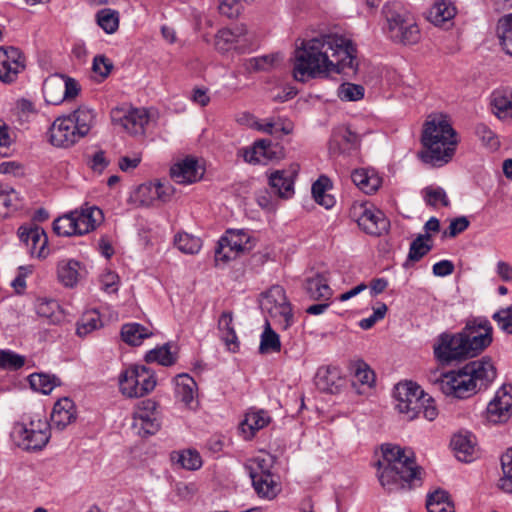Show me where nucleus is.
<instances>
[{"instance_id": "nucleus-1", "label": "nucleus", "mask_w": 512, "mask_h": 512, "mask_svg": "<svg viewBox=\"0 0 512 512\" xmlns=\"http://www.w3.org/2000/svg\"><path fill=\"white\" fill-rule=\"evenodd\" d=\"M356 53L352 42L337 34H325L303 41L294 53L293 76L295 80L305 82L331 72H355Z\"/></svg>"}, {"instance_id": "nucleus-2", "label": "nucleus", "mask_w": 512, "mask_h": 512, "mask_svg": "<svg viewBox=\"0 0 512 512\" xmlns=\"http://www.w3.org/2000/svg\"><path fill=\"white\" fill-rule=\"evenodd\" d=\"M382 457L375 466L381 486L388 493L409 491L422 484L421 468L414 455L398 445L383 444Z\"/></svg>"}, {"instance_id": "nucleus-3", "label": "nucleus", "mask_w": 512, "mask_h": 512, "mask_svg": "<svg viewBox=\"0 0 512 512\" xmlns=\"http://www.w3.org/2000/svg\"><path fill=\"white\" fill-rule=\"evenodd\" d=\"M496 376L497 369L492 358L484 356L468 362L458 370L441 374L433 383L443 394L465 399L487 389Z\"/></svg>"}, {"instance_id": "nucleus-4", "label": "nucleus", "mask_w": 512, "mask_h": 512, "mask_svg": "<svg viewBox=\"0 0 512 512\" xmlns=\"http://www.w3.org/2000/svg\"><path fill=\"white\" fill-rule=\"evenodd\" d=\"M421 142L427 149L421 154L423 162L441 166L454 155L456 132L445 116H434L425 122Z\"/></svg>"}, {"instance_id": "nucleus-5", "label": "nucleus", "mask_w": 512, "mask_h": 512, "mask_svg": "<svg viewBox=\"0 0 512 512\" xmlns=\"http://www.w3.org/2000/svg\"><path fill=\"white\" fill-rule=\"evenodd\" d=\"M386 19L385 32L396 43L404 45L416 44L420 40V30L414 19L401 11L396 4H386L382 9Z\"/></svg>"}, {"instance_id": "nucleus-6", "label": "nucleus", "mask_w": 512, "mask_h": 512, "mask_svg": "<svg viewBox=\"0 0 512 512\" xmlns=\"http://www.w3.org/2000/svg\"><path fill=\"white\" fill-rule=\"evenodd\" d=\"M10 436L13 442L24 450H41L50 439V425L40 417L30 419L29 425L24 422H16Z\"/></svg>"}, {"instance_id": "nucleus-7", "label": "nucleus", "mask_w": 512, "mask_h": 512, "mask_svg": "<svg viewBox=\"0 0 512 512\" xmlns=\"http://www.w3.org/2000/svg\"><path fill=\"white\" fill-rule=\"evenodd\" d=\"M260 307L263 313L282 328L287 329L292 325L294 316L285 289L280 285H274L261 294Z\"/></svg>"}, {"instance_id": "nucleus-8", "label": "nucleus", "mask_w": 512, "mask_h": 512, "mask_svg": "<svg viewBox=\"0 0 512 512\" xmlns=\"http://www.w3.org/2000/svg\"><path fill=\"white\" fill-rule=\"evenodd\" d=\"M460 334L472 358L481 354L493 342V327L483 316L468 318Z\"/></svg>"}, {"instance_id": "nucleus-9", "label": "nucleus", "mask_w": 512, "mask_h": 512, "mask_svg": "<svg viewBox=\"0 0 512 512\" xmlns=\"http://www.w3.org/2000/svg\"><path fill=\"white\" fill-rule=\"evenodd\" d=\"M120 391L129 398H139L156 386L154 373L143 365H133L120 374Z\"/></svg>"}, {"instance_id": "nucleus-10", "label": "nucleus", "mask_w": 512, "mask_h": 512, "mask_svg": "<svg viewBox=\"0 0 512 512\" xmlns=\"http://www.w3.org/2000/svg\"><path fill=\"white\" fill-rule=\"evenodd\" d=\"M433 353L437 361L444 365L472 358L460 331L457 333H441L433 345Z\"/></svg>"}, {"instance_id": "nucleus-11", "label": "nucleus", "mask_w": 512, "mask_h": 512, "mask_svg": "<svg viewBox=\"0 0 512 512\" xmlns=\"http://www.w3.org/2000/svg\"><path fill=\"white\" fill-rule=\"evenodd\" d=\"M425 396L421 387L412 381L399 383L394 389L396 409L404 414L407 420H413L418 416L424 406Z\"/></svg>"}, {"instance_id": "nucleus-12", "label": "nucleus", "mask_w": 512, "mask_h": 512, "mask_svg": "<svg viewBox=\"0 0 512 512\" xmlns=\"http://www.w3.org/2000/svg\"><path fill=\"white\" fill-rule=\"evenodd\" d=\"M254 246L253 240L247 231L243 229L228 230L223 236L215 251V261L227 263L237 258L240 254L249 252Z\"/></svg>"}, {"instance_id": "nucleus-13", "label": "nucleus", "mask_w": 512, "mask_h": 512, "mask_svg": "<svg viewBox=\"0 0 512 512\" xmlns=\"http://www.w3.org/2000/svg\"><path fill=\"white\" fill-rule=\"evenodd\" d=\"M25 56L14 46H0V81L11 84L25 70Z\"/></svg>"}, {"instance_id": "nucleus-14", "label": "nucleus", "mask_w": 512, "mask_h": 512, "mask_svg": "<svg viewBox=\"0 0 512 512\" xmlns=\"http://www.w3.org/2000/svg\"><path fill=\"white\" fill-rule=\"evenodd\" d=\"M351 216L356 218L359 227L367 234L379 236L388 230L389 222L380 210L354 205Z\"/></svg>"}, {"instance_id": "nucleus-15", "label": "nucleus", "mask_w": 512, "mask_h": 512, "mask_svg": "<svg viewBox=\"0 0 512 512\" xmlns=\"http://www.w3.org/2000/svg\"><path fill=\"white\" fill-rule=\"evenodd\" d=\"M79 92V83L75 79L64 75L46 80L44 83L45 97L47 102L51 104L56 105L65 99H73Z\"/></svg>"}, {"instance_id": "nucleus-16", "label": "nucleus", "mask_w": 512, "mask_h": 512, "mask_svg": "<svg viewBox=\"0 0 512 512\" xmlns=\"http://www.w3.org/2000/svg\"><path fill=\"white\" fill-rule=\"evenodd\" d=\"M49 142L60 148H68L77 143L81 136L76 131L75 123L69 116L58 117L51 125L49 132Z\"/></svg>"}, {"instance_id": "nucleus-17", "label": "nucleus", "mask_w": 512, "mask_h": 512, "mask_svg": "<svg viewBox=\"0 0 512 512\" xmlns=\"http://www.w3.org/2000/svg\"><path fill=\"white\" fill-rule=\"evenodd\" d=\"M18 235L20 240L27 245L31 255H36L39 258L47 256L46 245L48 238L41 227L36 224L21 226L18 229Z\"/></svg>"}, {"instance_id": "nucleus-18", "label": "nucleus", "mask_w": 512, "mask_h": 512, "mask_svg": "<svg viewBox=\"0 0 512 512\" xmlns=\"http://www.w3.org/2000/svg\"><path fill=\"white\" fill-rule=\"evenodd\" d=\"M511 409L512 395L501 388L487 406V419L494 424L504 423L511 417Z\"/></svg>"}, {"instance_id": "nucleus-19", "label": "nucleus", "mask_w": 512, "mask_h": 512, "mask_svg": "<svg viewBox=\"0 0 512 512\" xmlns=\"http://www.w3.org/2000/svg\"><path fill=\"white\" fill-rule=\"evenodd\" d=\"M204 170L193 157H186L170 169L171 178L179 184H191L202 178Z\"/></svg>"}, {"instance_id": "nucleus-20", "label": "nucleus", "mask_w": 512, "mask_h": 512, "mask_svg": "<svg viewBox=\"0 0 512 512\" xmlns=\"http://www.w3.org/2000/svg\"><path fill=\"white\" fill-rule=\"evenodd\" d=\"M76 420V407L69 398L58 400L51 413L50 427H56L58 430L65 429L69 424Z\"/></svg>"}, {"instance_id": "nucleus-21", "label": "nucleus", "mask_w": 512, "mask_h": 512, "mask_svg": "<svg viewBox=\"0 0 512 512\" xmlns=\"http://www.w3.org/2000/svg\"><path fill=\"white\" fill-rule=\"evenodd\" d=\"M359 144V136L350 130L349 127H338L333 131L329 150L332 154L347 153L355 149Z\"/></svg>"}, {"instance_id": "nucleus-22", "label": "nucleus", "mask_w": 512, "mask_h": 512, "mask_svg": "<svg viewBox=\"0 0 512 512\" xmlns=\"http://www.w3.org/2000/svg\"><path fill=\"white\" fill-rule=\"evenodd\" d=\"M247 32L245 24H237L233 28L220 29L215 35L216 49L221 53H225L236 48V44L245 38Z\"/></svg>"}, {"instance_id": "nucleus-23", "label": "nucleus", "mask_w": 512, "mask_h": 512, "mask_svg": "<svg viewBox=\"0 0 512 512\" xmlns=\"http://www.w3.org/2000/svg\"><path fill=\"white\" fill-rule=\"evenodd\" d=\"M73 215L78 235L93 231L103 218L102 211L95 206L75 210Z\"/></svg>"}, {"instance_id": "nucleus-24", "label": "nucleus", "mask_w": 512, "mask_h": 512, "mask_svg": "<svg viewBox=\"0 0 512 512\" xmlns=\"http://www.w3.org/2000/svg\"><path fill=\"white\" fill-rule=\"evenodd\" d=\"M250 478L255 492L261 498L274 499L281 491L280 483L274 474L257 475L256 472L251 471Z\"/></svg>"}, {"instance_id": "nucleus-25", "label": "nucleus", "mask_w": 512, "mask_h": 512, "mask_svg": "<svg viewBox=\"0 0 512 512\" xmlns=\"http://www.w3.org/2000/svg\"><path fill=\"white\" fill-rule=\"evenodd\" d=\"M149 117L145 109H131L119 118L121 126L130 134H143Z\"/></svg>"}, {"instance_id": "nucleus-26", "label": "nucleus", "mask_w": 512, "mask_h": 512, "mask_svg": "<svg viewBox=\"0 0 512 512\" xmlns=\"http://www.w3.org/2000/svg\"><path fill=\"white\" fill-rule=\"evenodd\" d=\"M269 185L272 192L281 197L289 198L294 193V179L292 173L276 170L269 176Z\"/></svg>"}, {"instance_id": "nucleus-27", "label": "nucleus", "mask_w": 512, "mask_h": 512, "mask_svg": "<svg viewBox=\"0 0 512 512\" xmlns=\"http://www.w3.org/2000/svg\"><path fill=\"white\" fill-rule=\"evenodd\" d=\"M341 378L335 367H320L315 375L317 388L326 393L334 394L339 390Z\"/></svg>"}, {"instance_id": "nucleus-28", "label": "nucleus", "mask_w": 512, "mask_h": 512, "mask_svg": "<svg viewBox=\"0 0 512 512\" xmlns=\"http://www.w3.org/2000/svg\"><path fill=\"white\" fill-rule=\"evenodd\" d=\"M269 422L270 417L264 410L248 412L240 423V430L245 439H251L256 431L267 426Z\"/></svg>"}, {"instance_id": "nucleus-29", "label": "nucleus", "mask_w": 512, "mask_h": 512, "mask_svg": "<svg viewBox=\"0 0 512 512\" xmlns=\"http://www.w3.org/2000/svg\"><path fill=\"white\" fill-rule=\"evenodd\" d=\"M22 206L23 201L18 192L7 185H0V220L9 217Z\"/></svg>"}, {"instance_id": "nucleus-30", "label": "nucleus", "mask_w": 512, "mask_h": 512, "mask_svg": "<svg viewBox=\"0 0 512 512\" xmlns=\"http://www.w3.org/2000/svg\"><path fill=\"white\" fill-rule=\"evenodd\" d=\"M218 329L220 337L227 348L236 352L239 348L238 337L233 326V314L230 311H224L218 320Z\"/></svg>"}, {"instance_id": "nucleus-31", "label": "nucleus", "mask_w": 512, "mask_h": 512, "mask_svg": "<svg viewBox=\"0 0 512 512\" xmlns=\"http://www.w3.org/2000/svg\"><path fill=\"white\" fill-rule=\"evenodd\" d=\"M353 183L364 193L372 194L381 186V178L367 169H356L351 174Z\"/></svg>"}, {"instance_id": "nucleus-32", "label": "nucleus", "mask_w": 512, "mask_h": 512, "mask_svg": "<svg viewBox=\"0 0 512 512\" xmlns=\"http://www.w3.org/2000/svg\"><path fill=\"white\" fill-rule=\"evenodd\" d=\"M451 446L458 460L470 462L475 451V440L471 434H456L451 439Z\"/></svg>"}, {"instance_id": "nucleus-33", "label": "nucleus", "mask_w": 512, "mask_h": 512, "mask_svg": "<svg viewBox=\"0 0 512 512\" xmlns=\"http://www.w3.org/2000/svg\"><path fill=\"white\" fill-rule=\"evenodd\" d=\"M304 288L314 300L329 299L332 290L328 285V279L324 274L316 273L305 280Z\"/></svg>"}, {"instance_id": "nucleus-34", "label": "nucleus", "mask_w": 512, "mask_h": 512, "mask_svg": "<svg viewBox=\"0 0 512 512\" xmlns=\"http://www.w3.org/2000/svg\"><path fill=\"white\" fill-rule=\"evenodd\" d=\"M68 116L75 123L76 131L81 138L88 135L95 122L94 111L86 106H80Z\"/></svg>"}, {"instance_id": "nucleus-35", "label": "nucleus", "mask_w": 512, "mask_h": 512, "mask_svg": "<svg viewBox=\"0 0 512 512\" xmlns=\"http://www.w3.org/2000/svg\"><path fill=\"white\" fill-rule=\"evenodd\" d=\"M152 332L139 323H127L121 328L122 340L131 346L140 345L144 339L149 338Z\"/></svg>"}, {"instance_id": "nucleus-36", "label": "nucleus", "mask_w": 512, "mask_h": 512, "mask_svg": "<svg viewBox=\"0 0 512 512\" xmlns=\"http://www.w3.org/2000/svg\"><path fill=\"white\" fill-rule=\"evenodd\" d=\"M456 13L455 7L451 2L442 0L434 4L429 10L428 19L436 26H440L451 20Z\"/></svg>"}, {"instance_id": "nucleus-37", "label": "nucleus", "mask_w": 512, "mask_h": 512, "mask_svg": "<svg viewBox=\"0 0 512 512\" xmlns=\"http://www.w3.org/2000/svg\"><path fill=\"white\" fill-rule=\"evenodd\" d=\"M276 151L273 149L271 140L261 139L254 143L252 149L247 151L244 158L249 163H260L261 158L273 159Z\"/></svg>"}, {"instance_id": "nucleus-38", "label": "nucleus", "mask_w": 512, "mask_h": 512, "mask_svg": "<svg viewBox=\"0 0 512 512\" xmlns=\"http://www.w3.org/2000/svg\"><path fill=\"white\" fill-rule=\"evenodd\" d=\"M491 104L499 118L512 117V91H495L492 94Z\"/></svg>"}, {"instance_id": "nucleus-39", "label": "nucleus", "mask_w": 512, "mask_h": 512, "mask_svg": "<svg viewBox=\"0 0 512 512\" xmlns=\"http://www.w3.org/2000/svg\"><path fill=\"white\" fill-rule=\"evenodd\" d=\"M426 508L428 512H454V505L448 493L441 489L427 496Z\"/></svg>"}, {"instance_id": "nucleus-40", "label": "nucleus", "mask_w": 512, "mask_h": 512, "mask_svg": "<svg viewBox=\"0 0 512 512\" xmlns=\"http://www.w3.org/2000/svg\"><path fill=\"white\" fill-rule=\"evenodd\" d=\"M175 392L177 397L189 405L194 399V391L196 388V382L188 374H179L175 377Z\"/></svg>"}, {"instance_id": "nucleus-41", "label": "nucleus", "mask_w": 512, "mask_h": 512, "mask_svg": "<svg viewBox=\"0 0 512 512\" xmlns=\"http://www.w3.org/2000/svg\"><path fill=\"white\" fill-rule=\"evenodd\" d=\"M79 262L75 260L61 261L58 264L57 275L59 281L66 287H73L78 282Z\"/></svg>"}, {"instance_id": "nucleus-42", "label": "nucleus", "mask_w": 512, "mask_h": 512, "mask_svg": "<svg viewBox=\"0 0 512 512\" xmlns=\"http://www.w3.org/2000/svg\"><path fill=\"white\" fill-rule=\"evenodd\" d=\"M29 383L34 391L43 394H49L52 390L59 386L60 380L55 375H48L44 373H34L29 376Z\"/></svg>"}, {"instance_id": "nucleus-43", "label": "nucleus", "mask_w": 512, "mask_h": 512, "mask_svg": "<svg viewBox=\"0 0 512 512\" xmlns=\"http://www.w3.org/2000/svg\"><path fill=\"white\" fill-rule=\"evenodd\" d=\"M281 350L279 335L271 328L268 320L265 322V329L261 334L259 352L261 354L277 353Z\"/></svg>"}, {"instance_id": "nucleus-44", "label": "nucleus", "mask_w": 512, "mask_h": 512, "mask_svg": "<svg viewBox=\"0 0 512 512\" xmlns=\"http://www.w3.org/2000/svg\"><path fill=\"white\" fill-rule=\"evenodd\" d=\"M497 35L504 51L512 56V13L504 15L498 20Z\"/></svg>"}, {"instance_id": "nucleus-45", "label": "nucleus", "mask_w": 512, "mask_h": 512, "mask_svg": "<svg viewBox=\"0 0 512 512\" xmlns=\"http://www.w3.org/2000/svg\"><path fill=\"white\" fill-rule=\"evenodd\" d=\"M147 363L157 362L162 366H172L176 362V356L171 352V346L166 343L160 347L148 351L145 355Z\"/></svg>"}, {"instance_id": "nucleus-46", "label": "nucleus", "mask_w": 512, "mask_h": 512, "mask_svg": "<svg viewBox=\"0 0 512 512\" xmlns=\"http://www.w3.org/2000/svg\"><path fill=\"white\" fill-rule=\"evenodd\" d=\"M430 240V233L419 234L410 244L408 260L416 262L424 257L432 249V245L427 243Z\"/></svg>"}, {"instance_id": "nucleus-47", "label": "nucleus", "mask_w": 512, "mask_h": 512, "mask_svg": "<svg viewBox=\"0 0 512 512\" xmlns=\"http://www.w3.org/2000/svg\"><path fill=\"white\" fill-rule=\"evenodd\" d=\"M98 25L108 34L114 33L119 27V14L117 11L104 8L97 12Z\"/></svg>"}, {"instance_id": "nucleus-48", "label": "nucleus", "mask_w": 512, "mask_h": 512, "mask_svg": "<svg viewBox=\"0 0 512 512\" xmlns=\"http://www.w3.org/2000/svg\"><path fill=\"white\" fill-rule=\"evenodd\" d=\"M171 459L187 470H196L202 465L200 454L192 450L174 452Z\"/></svg>"}, {"instance_id": "nucleus-49", "label": "nucleus", "mask_w": 512, "mask_h": 512, "mask_svg": "<svg viewBox=\"0 0 512 512\" xmlns=\"http://www.w3.org/2000/svg\"><path fill=\"white\" fill-rule=\"evenodd\" d=\"M174 243L181 252L186 254L198 253L202 246L200 238L188 233H178L175 236Z\"/></svg>"}, {"instance_id": "nucleus-50", "label": "nucleus", "mask_w": 512, "mask_h": 512, "mask_svg": "<svg viewBox=\"0 0 512 512\" xmlns=\"http://www.w3.org/2000/svg\"><path fill=\"white\" fill-rule=\"evenodd\" d=\"M350 371L361 384L371 386L375 381L374 372L370 369L369 365L361 359L351 362Z\"/></svg>"}, {"instance_id": "nucleus-51", "label": "nucleus", "mask_w": 512, "mask_h": 512, "mask_svg": "<svg viewBox=\"0 0 512 512\" xmlns=\"http://www.w3.org/2000/svg\"><path fill=\"white\" fill-rule=\"evenodd\" d=\"M75 220L73 211L69 214L58 217L53 222V230L59 236H72L78 235L77 229L75 226Z\"/></svg>"}, {"instance_id": "nucleus-52", "label": "nucleus", "mask_w": 512, "mask_h": 512, "mask_svg": "<svg viewBox=\"0 0 512 512\" xmlns=\"http://www.w3.org/2000/svg\"><path fill=\"white\" fill-rule=\"evenodd\" d=\"M503 476L500 479V488L512 493V450L507 451L501 457Z\"/></svg>"}, {"instance_id": "nucleus-53", "label": "nucleus", "mask_w": 512, "mask_h": 512, "mask_svg": "<svg viewBox=\"0 0 512 512\" xmlns=\"http://www.w3.org/2000/svg\"><path fill=\"white\" fill-rule=\"evenodd\" d=\"M423 195L426 203L430 206L436 207L439 203L444 207H448L450 205L447 194L441 187L428 186L424 188Z\"/></svg>"}, {"instance_id": "nucleus-54", "label": "nucleus", "mask_w": 512, "mask_h": 512, "mask_svg": "<svg viewBox=\"0 0 512 512\" xmlns=\"http://www.w3.org/2000/svg\"><path fill=\"white\" fill-rule=\"evenodd\" d=\"M337 95L342 101H358L364 97V87L353 83H343L338 87Z\"/></svg>"}, {"instance_id": "nucleus-55", "label": "nucleus", "mask_w": 512, "mask_h": 512, "mask_svg": "<svg viewBox=\"0 0 512 512\" xmlns=\"http://www.w3.org/2000/svg\"><path fill=\"white\" fill-rule=\"evenodd\" d=\"M136 198L143 206H151L158 202L155 182L141 184L136 191Z\"/></svg>"}, {"instance_id": "nucleus-56", "label": "nucleus", "mask_w": 512, "mask_h": 512, "mask_svg": "<svg viewBox=\"0 0 512 512\" xmlns=\"http://www.w3.org/2000/svg\"><path fill=\"white\" fill-rule=\"evenodd\" d=\"M277 58L278 54L263 55L260 57L251 58L247 62V69L253 72L267 71L274 66Z\"/></svg>"}, {"instance_id": "nucleus-57", "label": "nucleus", "mask_w": 512, "mask_h": 512, "mask_svg": "<svg viewBox=\"0 0 512 512\" xmlns=\"http://www.w3.org/2000/svg\"><path fill=\"white\" fill-rule=\"evenodd\" d=\"M25 364V358L9 350H0V367L17 370Z\"/></svg>"}, {"instance_id": "nucleus-58", "label": "nucleus", "mask_w": 512, "mask_h": 512, "mask_svg": "<svg viewBox=\"0 0 512 512\" xmlns=\"http://www.w3.org/2000/svg\"><path fill=\"white\" fill-rule=\"evenodd\" d=\"M132 428L140 436L146 437L154 435L160 429V421L158 416L149 419H142L141 422H133Z\"/></svg>"}, {"instance_id": "nucleus-59", "label": "nucleus", "mask_w": 512, "mask_h": 512, "mask_svg": "<svg viewBox=\"0 0 512 512\" xmlns=\"http://www.w3.org/2000/svg\"><path fill=\"white\" fill-rule=\"evenodd\" d=\"M492 319L497 322L503 332L512 334V304L495 312Z\"/></svg>"}, {"instance_id": "nucleus-60", "label": "nucleus", "mask_w": 512, "mask_h": 512, "mask_svg": "<svg viewBox=\"0 0 512 512\" xmlns=\"http://www.w3.org/2000/svg\"><path fill=\"white\" fill-rule=\"evenodd\" d=\"M100 326V319L97 313H87L77 326V334L85 336Z\"/></svg>"}, {"instance_id": "nucleus-61", "label": "nucleus", "mask_w": 512, "mask_h": 512, "mask_svg": "<svg viewBox=\"0 0 512 512\" xmlns=\"http://www.w3.org/2000/svg\"><path fill=\"white\" fill-rule=\"evenodd\" d=\"M60 306L56 300L41 299L37 304V313L41 317H45L54 321L56 313L59 311Z\"/></svg>"}, {"instance_id": "nucleus-62", "label": "nucleus", "mask_w": 512, "mask_h": 512, "mask_svg": "<svg viewBox=\"0 0 512 512\" xmlns=\"http://www.w3.org/2000/svg\"><path fill=\"white\" fill-rule=\"evenodd\" d=\"M157 404L152 400H145L141 402V405L134 412L133 422H141L143 420L156 417Z\"/></svg>"}, {"instance_id": "nucleus-63", "label": "nucleus", "mask_w": 512, "mask_h": 512, "mask_svg": "<svg viewBox=\"0 0 512 512\" xmlns=\"http://www.w3.org/2000/svg\"><path fill=\"white\" fill-rule=\"evenodd\" d=\"M113 69V63L104 55H97L93 59L92 70L94 73L100 75L102 78L108 77Z\"/></svg>"}, {"instance_id": "nucleus-64", "label": "nucleus", "mask_w": 512, "mask_h": 512, "mask_svg": "<svg viewBox=\"0 0 512 512\" xmlns=\"http://www.w3.org/2000/svg\"><path fill=\"white\" fill-rule=\"evenodd\" d=\"M254 465H246L245 468L248 471L249 476L251 477V471L256 472L257 475L263 474H273L271 472V468L273 465V461L271 458H261L257 457L254 459Z\"/></svg>"}]
</instances>
